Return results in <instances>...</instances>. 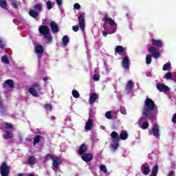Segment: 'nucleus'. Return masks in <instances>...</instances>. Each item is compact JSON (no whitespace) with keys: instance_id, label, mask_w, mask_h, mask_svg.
<instances>
[{"instance_id":"f257e3e1","label":"nucleus","mask_w":176,"mask_h":176,"mask_svg":"<svg viewBox=\"0 0 176 176\" xmlns=\"http://www.w3.org/2000/svg\"><path fill=\"white\" fill-rule=\"evenodd\" d=\"M157 108L155 105V102L152 100L151 98H147L144 101V107L143 109V116L145 118H148V119H152L153 118V113L152 111Z\"/></svg>"},{"instance_id":"f03ea898","label":"nucleus","mask_w":176,"mask_h":176,"mask_svg":"<svg viewBox=\"0 0 176 176\" xmlns=\"http://www.w3.org/2000/svg\"><path fill=\"white\" fill-rule=\"evenodd\" d=\"M38 30L40 34H41V36H43L45 43H52L53 41V38L50 34V30L47 26H39Z\"/></svg>"},{"instance_id":"7ed1b4c3","label":"nucleus","mask_w":176,"mask_h":176,"mask_svg":"<svg viewBox=\"0 0 176 176\" xmlns=\"http://www.w3.org/2000/svg\"><path fill=\"white\" fill-rule=\"evenodd\" d=\"M103 28H104V30L102 32V36L107 37L108 34L111 35L116 32V31L118 30V24L115 23L114 25H103Z\"/></svg>"},{"instance_id":"20e7f679","label":"nucleus","mask_w":176,"mask_h":176,"mask_svg":"<svg viewBox=\"0 0 176 176\" xmlns=\"http://www.w3.org/2000/svg\"><path fill=\"white\" fill-rule=\"evenodd\" d=\"M111 137L113 138L110 144V149L112 152H116V149L119 146V135L118 133L113 131L111 134Z\"/></svg>"},{"instance_id":"39448f33","label":"nucleus","mask_w":176,"mask_h":176,"mask_svg":"<svg viewBox=\"0 0 176 176\" xmlns=\"http://www.w3.org/2000/svg\"><path fill=\"white\" fill-rule=\"evenodd\" d=\"M29 93L34 97H39V94L41 93V86L39 84H33L29 88Z\"/></svg>"},{"instance_id":"423d86ee","label":"nucleus","mask_w":176,"mask_h":176,"mask_svg":"<svg viewBox=\"0 0 176 176\" xmlns=\"http://www.w3.org/2000/svg\"><path fill=\"white\" fill-rule=\"evenodd\" d=\"M10 166H8L6 162L1 164L0 166V174L1 176H9Z\"/></svg>"},{"instance_id":"0eeeda50","label":"nucleus","mask_w":176,"mask_h":176,"mask_svg":"<svg viewBox=\"0 0 176 176\" xmlns=\"http://www.w3.org/2000/svg\"><path fill=\"white\" fill-rule=\"evenodd\" d=\"M63 163V160L61 157L55 156L52 159V168L54 171H57V169L58 168V166Z\"/></svg>"},{"instance_id":"6e6552de","label":"nucleus","mask_w":176,"mask_h":176,"mask_svg":"<svg viewBox=\"0 0 176 176\" xmlns=\"http://www.w3.org/2000/svg\"><path fill=\"white\" fill-rule=\"evenodd\" d=\"M159 126H157V124H154L152 127V129L148 131L149 135H153L154 137H155V138H159Z\"/></svg>"},{"instance_id":"1a4fd4ad","label":"nucleus","mask_w":176,"mask_h":176,"mask_svg":"<svg viewBox=\"0 0 176 176\" xmlns=\"http://www.w3.org/2000/svg\"><path fill=\"white\" fill-rule=\"evenodd\" d=\"M102 21L104 22L103 25H113L114 24H116L115 20L108 16H104Z\"/></svg>"},{"instance_id":"9d476101","label":"nucleus","mask_w":176,"mask_h":176,"mask_svg":"<svg viewBox=\"0 0 176 176\" xmlns=\"http://www.w3.org/2000/svg\"><path fill=\"white\" fill-rule=\"evenodd\" d=\"M133 87H134V82L130 80L128 81L125 87L126 94H131V93H133Z\"/></svg>"},{"instance_id":"9b49d317","label":"nucleus","mask_w":176,"mask_h":176,"mask_svg":"<svg viewBox=\"0 0 176 176\" xmlns=\"http://www.w3.org/2000/svg\"><path fill=\"white\" fill-rule=\"evenodd\" d=\"M85 129L86 131H90V130L93 129V118H91V116H90V114L88 120L85 123Z\"/></svg>"},{"instance_id":"f8f14e48","label":"nucleus","mask_w":176,"mask_h":176,"mask_svg":"<svg viewBox=\"0 0 176 176\" xmlns=\"http://www.w3.org/2000/svg\"><path fill=\"white\" fill-rule=\"evenodd\" d=\"M141 172L144 175H148L151 173V168H149V164H143L141 166Z\"/></svg>"},{"instance_id":"ddd939ff","label":"nucleus","mask_w":176,"mask_h":176,"mask_svg":"<svg viewBox=\"0 0 176 176\" xmlns=\"http://www.w3.org/2000/svg\"><path fill=\"white\" fill-rule=\"evenodd\" d=\"M148 52L152 53L153 57L154 58H159L160 57V53L159 51L156 50V47L151 46L148 48Z\"/></svg>"},{"instance_id":"4468645a","label":"nucleus","mask_w":176,"mask_h":176,"mask_svg":"<svg viewBox=\"0 0 176 176\" xmlns=\"http://www.w3.org/2000/svg\"><path fill=\"white\" fill-rule=\"evenodd\" d=\"M78 24L82 32H85V16L81 14L78 16Z\"/></svg>"},{"instance_id":"2eb2a0df","label":"nucleus","mask_w":176,"mask_h":176,"mask_svg":"<svg viewBox=\"0 0 176 176\" xmlns=\"http://www.w3.org/2000/svg\"><path fill=\"white\" fill-rule=\"evenodd\" d=\"M34 52L37 54L38 57H42L43 55V46L41 45H37L34 48Z\"/></svg>"},{"instance_id":"dca6fc26","label":"nucleus","mask_w":176,"mask_h":176,"mask_svg":"<svg viewBox=\"0 0 176 176\" xmlns=\"http://www.w3.org/2000/svg\"><path fill=\"white\" fill-rule=\"evenodd\" d=\"M153 46H155L157 49H162L163 47V41L162 40H156L153 38L151 40Z\"/></svg>"},{"instance_id":"f3484780","label":"nucleus","mask_w":176,"mask_h":176,"mask_svg":"<svg viewBox=\"0 0 176 176\" xmlns=\"http://www.w3.org/2000/svg\"><path fill=\"white\" fill-rule=\"evenodd\" d=\"M144 118H140L139 120V126L140 129H142V130H146L148 127H149V124L146 122H144Z\"/></svg>"},{"instance_id":"a211bd4d","label":"nucleus","mask_w":176,"mask_h":176,"mask_svg":"<svg viewBox=\"0 0 176 176\" xmlns=\"http://www.w3.org/2000/svg\"><path fill=\"white\" fill-rule=\"evenodd\" d=\"M130 65V59L129 57L125 56L122 58V67L124 69H129Z\"/></svg>"},{"instance_id":"6ab92c4d","label":"nucleus","mask_w":176,"mask_h":176,"mask_svg":"<svg viewBox=\"0 0 176 176\" xmlns=\"http://www.w3.org/2000/svg\"><path fill=\"white\" fill-rule=\"evenodd\" d=\"M157 89L159 91H169L170 90V88L164 84H157Z\"/></svg>"},{"instance_id":"aec40b11","label":"nucleus","mask_w":176,"mask_h":176,"mask_svg":"<svg viewBox=\"0 0 176 176\" xmlns=\"http://www.w3.org/2000/svg\"><path fill=\"white\" fill-rule=\"evenodd\" d=\"M81 159L87 163L89 162H91V159H93V155H91V153L84 154L82 155Z\"/></svg>"},{"instance_id":"412c9836","label":"nucleus","mask_w":176,"mask_h":176,"mask_svg":"<svg viewBox=\"0 0 176 176\" xmlns=\"http://www.w3.org/2000/svg\"><path fill=\"white\" fill-rule=\"evenodd\" d=\"M13 86H14V83H13V80H7L3 84V89H6V87H10V89H12Z\"/></svg>"},{"instance_id":"4be33fe9","label":"nucleus","mask_w":176,"mask_h":176,"mask_svg":"<svg viewBox=\"0 0 176 176\" xmlns=\"http://www.w3.org/2000/svg\"><path fill=\"white\" fill-rule=\"evenodd\" d=\"M50 25L54 34H56V32H58V27L57 26V24L54 21L51 22L50 23Z\"/></svg>"},{"instance_id":"5701e85b","label":"nucleus","mask_w":176,"mask_h":176,"mask_svg":"<svg viewBox=\"0 0 176 176\" xmlns=\"http://www.w3.org/2000/svg\"><path fill=\"white\" fill-rule=\"evenodd\" d=\"M87 151V146H86V144H82L78 150V153L79 155H83V153H85V152H86Z\"/></svg>"},{"instance_id":"b1692460","label":"nucleus","mask_w":176,"mask_h":176,"mask_svg":"<svg viewBox=\"0 0 176 176\" xmlns=\"http://www.w3.org/2000/svg\"><path fill=\"white\" fill-rule=\"evenodd\" d=\"M28 162L30 166H34L36 163V159L34 156H30L28 160Z\"/></svg>"},{"instance_id":"393cba45","label":"nucleus","mask_w":176,"mask_h":176,"mask_svg":"<svg viewBox=\"0 0 176 176\" xmlns=\"http://www.w3.org/2000/svg\"><path fill=\"white\" fill-rule=\"evenodd\" d=\"M97 94L96 93H93L92 94H91L90 97H89V102L90 104H94V102L96 101V100L97 99Z\"/></svg>"},{"instance_id":"a878e982","label":"nucleus","mask_w":176,"mask_h":176,"mask_svg":"<svg viewBox=\"0 0 176 176\" xmlns=\"http://www.w3.org/2000/svg\"><path fill=\"white\" fill-rule=\"evenodd\" d=\"M157 171H159V166L156 164L152 169L151 175L150 176H157Z\"/></svg>"},{"instance_id":"bb28decb","label":"nucleus","mask_w":176,"mask_h":176,"mask_svg":"<svg viewBox=\"0 0 176 176\" xmlns=\"http://www.w3.org/2000/svg\"><path fill=\"white\" fill-rule=\"evenodd\" d=\"M63 46H67L68 43H69V38H68V36H64L62 40Z\"/></svg>"},{"instance_id":"cd10ccee","label":"nucleus","mask_w":176,"mask_h":176,"mask_svg":"<svg viewBox=\"0 0 176 176\" xmlns=\"http://www.w3.org/2000/svg\"><path fill=\"white\" fill-rule=\"evenodd\" d=\"M0 8L2 9H8V4L6 0H0Z\"/></svg>"},{"instance_id":"c85d7f7f","label":"nucleus","mask_w":176,"mask_h":176,"mask_svg":"<svg viewBox=\"0 0 176 176\" xmlns=\"http://www.w3.org/2000/svg\"><path fill=\"white\" fill-rule=\"evenodd\" d=\"M72 94L74 98H79V97H80L79 91H78L76 89H74L72 92Z\"/></svg>"},{"instance_id":"c756f323","label":"nucleus","mask_w":176,"mask_h":176,"mask_svg":"<svg viewBox=\"0 0 176 176\" xmlns=\"http://www.w3.org/2000/svg\"><path fill=\"white\" fill-rule=\"evenodd\" d=\"M1 61L4 64H9L10 62L9 61V58H8V56L4 55L1 57Z\"/></svg>"},{"instance_id":"7c9ffc66","label":"nucleus","mask_w":176,"mask_h":176,"mask_svg":"<svg viewBox=\"0 0 176 176\" xmlns=\"http://www.w3.org/2000/svg\"><path fill=\"white\" fill-rule=\"evenodd\" d=\"M12 137H13V134H12V133L9 131H6V133L4 134L5 140H9V138H12Z\"/></svg>"},{"instance_id":"2f4dec72","label":"nucleus","mask_w":176,"mask_h":176,"mask_svg":"<svg viewBox=\"0 0 176 176\" xmlns=\"http://www.w3.org/2000/svg\"><path fill=\"white\" fill-rule=\"evenodd\" d=\"M29 14L31 17H33V19H36V17H38V12L35 10L30 11Z\"/></svg>"},{"instance_id":"473e14b6","label":"nucleus","mask_w":176,"mask_h":176,"mask_svg":"<svg viewBox=\"0 0 176 176\" xmlns=\"http://www.w3.org/2000/svg\"><path fill=\"white\" fill-rule=\"evenodd\" d=\"M120 138V140H127V133L124 131L121 132Z\"/></svg>"},{"instance_id":"72a5a7b5","label":"nucleus","mask_w":176,"mask_h":176,"mask_svg":"<svg viewBox=\"0 0 176 176\" xmlns=\"http://www.w3.org/2000/svg\"><path fill=\"white\" fill-rule=\"evenodd\" d=\"M124 51V49L122 46L118 45L117 47H116L115 52L116 53H122V52Z\"/></svg>"},{"instance_id":"f704fd0d","label":"nucleus","mask_w":176,"mask_h":176,"mask_svg":"<svg viewBox=\"0 0 176 176\" xmlns=\"http://www.w3.org/2000/svg\"><path fill=\"white\" fill-rule=\"evenodd\" d=\"M146 63L149 65L152 63V56L151 54H147L146 56Z\"/></svg>"},{"instance_id":"c9c22d12","label":"nucleus","mask_w":176,"mask_h":176,"mask_svg":"<svg viewBox=\"0 0 176 176\" xmlns=\"http://www.w3.org/2000/svg\"><path fill=\"white\" fill-rule=\"evenodd\" d=\"M171 68V63H166L164 66H163V71H167L168 69H170Z\"/></svg>"},{"instance_id":"e433bc0d","label":"nucleus","mask_w":176,"mask_h":176,"mask_svg":"<svg viewBox=\"0 0 176 176\" xmlns=\"http://www.w3.org/2000/svg\"><path fill=\"white\" fill-rule=\"evenodd\" d=\"M41 138H42L41 136L36 135V136L34 138L33 145H36V144H38V143L39 142V141H41Z\"/></svg>"},{"instance_id":"4c0bfd02","label":"nucleus","mask_w":176,"mask_h":176,"mask_svg":"<svg viewBox=\"0 0 176 176\" xmlns=\"http://www.w3.org/2000/svg\"><path fill=\"white\" fill-rule=\"evenodd\" d=\"M34 10H37V12L42 11V4H36L34 6Z\"/></svg>"},{"instance_id":"58836bf2","label":"nucleus","mask_w":176,"mask_h":176,"mask_svg":"<svg viewBox=\"0 0 176 176\" xmlns=\"http://www.w3.org/2000/svg\"><path fill=\"white\" fill-rule=\"evenodd\" d=\"M53 8V3L52 1L47 2V9L50 10Z\"/></svg>"},{"instance_id":"ea45409f","label":"nucleus","mask_w":176,"mask_h":176,"mask_svg":"<svg viewBox=\"0 0 176 176\" xmlns=\"http://www.w3.org/2000/svg\"><path fill=\"white\" fill-rule=\"evenodd\" d=\"M54 155H52V154H47L45 157V160H53V158L54 157Z\"/></svg>"},{"instance_id":"a19ab883","label":"nucleus","mask_w":176,"mask_h":176,"mask_svg":"<svg viewBox=\"0 0 176 176\" xmlns=\"http://www.w3.org/2000/svg\"><path fill=\"white\" fill-rule=\"evenodd\" d=\"M100 170H101V171H102V173H104V174L107 173V166H105L104 165H101L100 166Z\"/></svg>"},{"instance_id":"79ce46f5","label":"nucleus","mask_w":176,"mask_h":176,"mask_svg":"<svg viewBox=\"0 0 176 176\" xmlns=\"http://www.w3.org/2000/svg\"><path fill=\"white\" fill-rule=\"evenodd\" d=\"M12 6L13 8H14V9H17V8H19V3L17 2V1L14 0L12 2Z\"/></svg>"},{"instance_id":"37998d69","label":"nucleus","mask_w":176,"mask_h":176,"mask_svg":"<svg viewBox=\"0 0 176 176\" xmlns=\"http://www.w3.org/2000/svg\"><path fill=\"white\" fill-rule=\"evenodd\" d=\"M173 78V74L171 72H168L165 74V79L170 80Z\"/></svg>"},{"instance_id":"c03bdc74","label":"nucleus","mask_w":176,"mask_h":176,"mask_svg":"<svg viewBox=\"0 0 176 176\" xmlns=\"http://www.w3.org/2000/svg\"><path fill=\"white\" fill-rule=\"evenodd\" d=\"M120 112H121V113H122V115H126L127 114V111H126V108H124V107H121L120 108Z\"/></svg>"},{"instance_id":"a18cd8bd","label":"nucleus","mask_w":176,"mask_h":176,"mask_svg":"<svg viewBox=\"0 0 176 176\" xmlns=\"http://www.w3.org/2000/svg\"><path fill=\"white\" fill-rule=\"evenodd\" d=\"M105 118H107V119H112V113L111 111L106 112Z\"/></svg>"},{"instance_id":"49530a36","label":"nucleus","mask_w":176,"mask_h":176,"mask_svg":"<svg viewBox=\"0 0 176 176\" xmlns=\"http://www.w3.org/2000/svg\"><path fill=\"white\" fill-rule=\"evenodd\" d=\"M93 80H95V82H98L100 80V75L96 74L93 76Z\"/></svg>"},{"instance_id":"de8ad7c7","label":"nucleus","mask_w":176,"mask_h":176,"mask_svg":"<svg viewBox=\"0 0 176 176\" xmlns=\"http://www.w3.org/2000/svg\"><path fill=\"white\" fill-rule=\"evenodd\" d=\"M45 108L47 109V111H52V104H45Z\"/></svg>"},{"instance_id":"09e8293b","label":"nucleus","mask_w":176,"mask_h":176,"mask_svg":"<svg viewBox=\"0 0 176 176\" xmlns=\"http://www.w3.org/2000/svg\"><path fill=\"white\" fill-rule=\"evenodd\" d=\"M74 9L76 10H79V9H80V5L78 3H76L74 5Z\"/></svg>"},{"instance_id":"8fccbe9b","label":"nucleus","mask_w":176,"mask_h":176,"mask_svg":"<svg viewBox=\"0 0 176 176\" xmlns=\"http://www.w3.org/2000/svg\"><path fill=\"white\" fill-rule=\"evenodd\" d=\"M72 30L75 32H78V31H79V27L78 25H74L73 26Z\"/></svg>"},{"instance_id":"3c124183","label":"nucleus","mask_w":176,"mask_h":176,"mask_svg":"<svg viewBox=\"0 0 176 176\" xmlns=\"http://www.w3.org/2000/svg\"><path fill=\"white\" fill-rule=\"evenodd\" d=\"M58 6H61L63 5V0H55Z\"/></svg>"},{"instance_id":"603ef678","label":"nucleus","mask_w":176,"mask_h":176,"mask_svg":"<svg viewBox=\"0 0 176 176\" xmlns=\"http://www.w3.org/2000/svg\"><path fill=\"white\" fill-rule=\"evenodd\" d=\"M5 127H6V129H12V124L6 123L5 124Z\"/></svg>"},{"instance_id":"864d4df0","label":"nucleus","mask_w":176,"mask_h":176,"mask_svg":"<svg viewBox=\"0 0 176 176\" xmlns=\"http://www.w3.org/2000/svg\"><path fill=\"white\" fill-rule=\"evenodd\" d=\"M3 43L2 41V38H0V47H3Z\"/></svg>"},{"instance_id":"5fc2aeb1","label":"nucleus","mask_w":176,"mask_h":176,"mask_svg":"<svg viewBox=\"0 0 176 176\" xmlns=\"http://www.w3.org/2000/svg\"><path fill=\"white\" fill-rule=\"evenodd\" d=\"M146 76H148V77L152 76V72H148L146 73Z\"/></svg>"},{"instance_id":"6e6d98bb","label":"nucleus","mask_w":176,"mask_h":176,"mask_svg":"<svg viewBox=\"0 0 176 176\" xmlns=\"http://www.w3.org/2000/svg\"><path fill=\"white\" fill-rule=\"evenodd\" d=\"M168 176H174V172L170 171L168 174Z\"/></svg>"},{"instance_id":"4d7b16f0","label":"nucleus","mask_w":176,"mask_h":176,"mask_svg":"<svg viewBox=\"0 0 176 176\" xmlns=\"http://www.w3.org/2000/svg\"><path fill=\"white\" fill-rule=\"evenodd\" d=\"M17 176H27V174L25 173H19L17 175Z\"/></svg>"},{"instance_id":"13d9d810","label":"nucleus","mask_w":176,"mask_h":176,"mask_svg":"<svg viewBox=\"0 0 176 176\" xmlns=\"http://www.w3.org/2000/svg\"><path fill=\"white\" fill-rule=\"evenodd\" d=\"M100 129L101 130H105V126H102V125H100Z\"/></svg>"},{"instance_id":"bf43d9fd","label":"nucleus","mask_w":176,"mask_h":176,"mask_svg":"<svg viewBox=\"0 0 176 176\" xmlns=\"http://www.w3.org/2000/svg\"><path fill=\"white\" fill-rule=\"evenodd\" d=\"M54 119H56V117H54V116H51V120H54Z\"/></svg>"},{"instance_id":"052dcab7","label":"nucleus","mask_w":176,"mask_h":176,"mask_svg":"<svg viewBox=\"0 0 176 176\" xmlns=\"http://www.w3.org/2000/svg\"><path fill=\"white\" fill-rule=\"evenodd\" d=\"M44 82H47V77L43 78Z\"/></svg>"},{"instance_id":"680f3d73","label":"nucleus","mask_w":176,"mask_h":176,"mask_svg":"<svg viewBox=\"0 0 176 176\" xmlns=\"http://www.w3.org/2000/svg\"><path fill=\"white\" fill-rule=\"evenodd\" d=\"M66 124H67V126H69V124L68 123V120H67L66 121Z\"/></svg>"}]
</instances>
